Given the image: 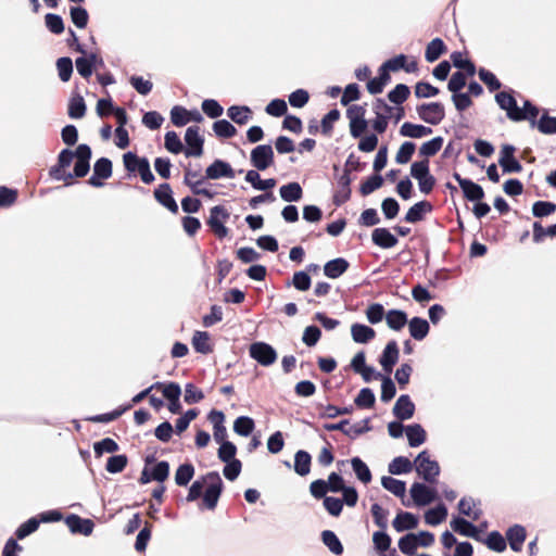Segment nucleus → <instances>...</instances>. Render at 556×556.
<instances>
[{"label": "nucleus", "mask_w": 556, "mask_h": 556, "mask_svg": "<svg viewBox=\"0 0 556 556\" xmlns=\"http://www.w3.org/2000/svg\"><path fill=\"white\" fill-rule=\"evenodd\" d=\"M371 240L382 249H391L397 244V238L387 228H376L371 233Z\"/></svg>", "instance_id": "20"}, {"label": "nucleus", "mask_w": 556, "mask_h": 556, "mask_svg": "<svg viewBox=\"0 0 556 556\" xmlns=\"http://www.w3.org/2000/svg\"><path fill=\"white\" fill-rule=\"evenodd\" d=\"M311 455L305 451H298L294 455V471L299 476H306L311 470Z\"/></svg>", "instance_id": "36"}, {"label": "nucleus", "mask_w": 556, "mask_h": 556, "mask_svg": "<svg viewBox=\"0 0 556 556\" xmlns=\"http://www.w3.org/2000/svg\"><path fill=\"white\" fill-rule=\"evenodd\" d=\"M76 162L74 166V177H84L89 172V161L91 157V150L87 144H79L75 151Z\"/></svg>", "instance_id": "12"}, {"label": "nucleus", "mask_w": 556, "mask_h": 556, "mask_svg": "<svg viewBox=\"0 0 556 556\" xmlns=\"http://www.w3.org/2000/svg\"><path fill=\"white\" fill-rule=\"evenodd\" d=\"M66 525L73 533L89 535L93 530V522L90 519H83L77 515L68 516Z\"/></svg>", "instance_id": "22"}, {"label": "nucleus", "mask_w": 556, "mask_h": 556, "mask_svg": "<svg viewBox=\"0 0 556 556\" xmlns=\"http://www.w3.org/2000/svg\"><path fill=\"white\" fill-rule=\"evenodd\" d=\"M118 448V444L111 438L102 439L93 444L94 454L98 457L104 453H115Z\"/></svg>", "instance_id": "50"}, {"label": "nucleus", "mask_w": 556, "mask_h": 556, "mask_svg": "<svg viewBox=\"0 0 556 556\" xmlns=\"http://www.w3.org/2000/svg\"><path fill=\"white\" fill-rule=\"evenodd\" d=\"M349 268V262L345 258L338 257L327 262L324 266V274L331 279L339 278Z\"/></svg>", "instance_id": "25"}, {"label": "nucleus", "mask_w": 556, "mask_h": 556, "mask_svg": "<svg viewBox=\"0 0 556 556\" xmlns=\"http://www.w3.org/2000/svg\"><path fill=\"white\" fill-rule=\"evenodd\" d=\"M515 147L504 144L500 152L498 164L504 173H519L522 169L519 161L514 156Z\"/></svg>", "instance_id": "11"}, {"label": "nucleus", "mask_w": 556, "mask_h": 556, "mask_svg": "<svg viewBox=\"0 0 556 556\" xmlns=\"http://www.w3.org/2000/svg\"><path fill=\"white\" fill-rule=\"evenodd\" d=\"M445 49L446 47L443 40L440 38H434L428 43L425 52V58L428 62L432 63L441 56Z\"/></svg>", "instance_id": "41"}, {"label": "nucleus", "mask_w": 556, "mask_h": 556, "mask_svg": "<svg viewBox=\"0 0 556 556\" xmlns=\"http://www.w3.org/2000/svg\"><path fill=\"white\" fill-rule=\"evenodd\" d=\"M321 538L324 544L329 548L331 553L334 555H341L343 553V546L334 532L325 530L321 534Z\"/></svg>", "instance_id": "47"}, {"label": "nucleus", "mask_w": 556, "mask_h": 556, "mask_svg": "<svg viewBox=\"0 0 556 556\" xmlns=\"http://www.w3.org/2000/svg\"><path fill=\"white\" fill-rule=\"evenodd\" d=\"M429 324L426 319L420 317H413L408 321V330L412 338L415 340H422L429 333Z\"/></svg>", "instance_id": "28"}, {"label": "nucleus", "mask_w": 556, "mask_h": 556, "mask_svg": "<svg viewBox=\"0 0 556 556\" xmlns=\"http://www.w3.org/2000/svg\"><path fill=\"white\" fill-rule=\"evenodd\" d=\"M127 463H128V458L126 455H122V454L114 455L108 459L105 469L110 473H118L125 469V467L127 466Z\"/></svg>", "instance_id": "52"}, {"label": "nucleus", "mask_w": 556, "mask_h": 556, "mask_svg": "<svg viewBox=\"0 0 556 556\" xmlns=\"http://www.w3.org/2000/svg\"><path fill=\"white\" fill-rule=\"evenodd\" d=\"M193 475L194 467L191 464H182L176 470L175 482L177 485L185 486L191 481Z\"/></svg>", "instance_id": "46"}, {"label": "nucleus", "mask_w": 556, "mask_h": 556, "mask_svg": "<svg viewBox=\"0 0 556 556\" xmlns=\"http://www.w3.org/2000/svg\"><path fill=\"white\" fill-rule=\"evenodd\" d=\"M164 139H165L164 146L168 152L178 154L182 151V149H184L182 142L175 131H167L165 134Z\"/></svg>", "instance_id": "53"}, {"label": "nucleus", "mask_w": 556, "mask_h": 556, "mask_svg": "<svg viewBox=\"0 0 556 556\" xmlns=\"http://www.w3.org/2000/svg\"><path fill=\"white\" fill-rule=\"evenodd\" d=\"M506 538L510 548L514 552H519L522 548V544L526 540V529L520 525L510 527L506 532Z\"/></svg>", "instance_id": "23"}, {"label": "nucleus", "mask_w": 556, "mask_h": 556, "mask_svg": "<svg viewBox=\"0 0 556 556\" xmlns=\"http://www.w3.org/2000/svg\"><path fill=\"white\" fill-rule=\"evenodd\" d=\"M351 336L354 342L365 344L375 338L376 332L369 326L363 324H353L351 326Z\"/></svg>", "instance_id": "27"}, {"label": "nucleus", "mask_w": 556, "mask_h": 556, "mask_svg": "<svg viewBox=\"0 0 556 556\" xmlns=\"http://www.w3.org/2000/svg\"><path fill=\"white\" fill-rule=\"evenodd\" d=\"M400 134L403 137L417 139L431 135L432 128L406 122L401 126Z\"/></svg>", "instance_id": "29"}, {"label": "nucleus", "mask_w": 556, "mask_h": 556, "mask_svg": "<svg viewBox=\"0 0 556 556\" xmlns=\"http://www.w3.org/2000/svg\"><path fill=\"white\" fill-rule=\"evenodd\" d=\"M381 485L397 497L405 496L406 483L402 480L384 476L381 478Z\"/></svg>", "instance_id": "35"}, {"label": "nucleus", "mask_w": 556, "mask_h": 556, "mask_svg": "<svg viewBox=\"0 0 556 556\" xmlns=\"http://www.w3.org/2000/svg\"><path fill=\"white\" fill-rule=\"evenodd\" d=\"M415 149H416V146L414 142L405 141L404 143H402V146L400 147V149L395 155L396 163H399V164L408 163L415 152Z\"/></svg>", "instance_id": "54"}, {"label": "nucleus", "mask_w": 556, "mask_h": 556, "mask_svg": "<svg viewBox=\"0 0 556 556\" xmlns=\"http://www.w3.org/2000/svg\"><path fill=\"white\" fill-rule=\"evenodd\" d=\"M251 164L257 170H265L274 163V150L269 144H260L251 151Z\"/></svg>", "instance_id": "6"}, {"label": "nucleus", "mask_w": 556, "mask_h": 556, "mask_svg": "<svg viewBox=\"0 0 556 556\" xmlns=\"http://www.w3.org/2000/svg\"><path fill=\"white\" fill-rule=\"evenodd\" d=\"M375 401L374 392L369 388H364L359 391L354 402L358 407L370 408L374 406Z\"/></svg>", "instance_id": "56"}, {"label": "nucleus", "mask_w": 556, "mask_h": 556, "mask_svg": "<svg viewBox=\"0 0 556 556\" xmlns=\"http://www.w3.org/2000/svg\"><path fill=\"white\" fill-rule=\"evenodd\" d=\"M280 197L286 202H296L302 199L303 190L299 182H289L279 189Z\"/></svg>", "instance_id": "34"}, {"label": "nucleus", "mask_w": 556, "mask_h": 556, "mask_svg": "<svg viewBox=\"0 0 556 556\" xmlns=\"http://www.w3.org/2000/svg\"><path fill=\"white\" fill-rule=\"evenodd\" d=\"M96 176L108 179L112 175V162L106 157L99 159L93 166Z\"/></svg>", "instance_id": "59"}, {"label": "nucleus", "mask_w": 556, "mask_h": 556, "mask_svg": "<svg viewBox=\"0 0 556 556\" xmlns=\"http://www.w3.org/2000/svg\"><path fill=\"white\" fill-rule=\"evenodd\" d=\"M414 467L419 477L429 483H434L440 475L439 463L431 458L428 451L420 452L414 460Z\"/></svg>", "instance_id": "1"}, {"label": "nucleus", "mask_w": 556, "mask_h": 556, "mask_svg": "<svg viewBox=\"0 0 556 556\" xmlns=\"http://www.w3.org/2000/svg\"><path fill=\"white\" fill-rule=\"evenodd\" d=\"M250 357L262 366H270L277 359L276 350L268 343L254 342L249 348Z\"/></svg>", "instance_id": "3"}, {"label": "nucleus", "mask_w": 556, "mask_h": 556, "mask_svg": "<svg viewBox=\"0 0 556 556\" xmlns=\"http://www.w3.org/2000/svg\"><path fill=\"white\" fill-rule=\"evenodd\" d=\"M228 218L229 213L224 206L216 205L211 208L207 223L218 238H225L228 235V229L224 225Z\"/></svg>", "instance_id": "7"}, {"label": "nucleus", "mask_w": 556, "mask_h": 556, "mask_svg": "<svg viewBox=\"0 0 556 556\" xmlns=\"http://www.w3.org/2000/svg\"><path fill=\"white\" fill-rule=\"evenodd\" d=\"M350 184H351L350 173L348 170H345L338 178L339 190L337 191V193L334 195L336 204L340 205L350 199V195H351Z\"/></svg>", "instance_id": "31"}, {"label": "nucleus", "mask_w": 556, "mask_h": 556, "mask_svg": "<svg viewBox=\"0 0 556 556\" xmlns=\"http://www.w3.org/2000/svg\"><path fill=\"white\" fill-rule=\"evenodd\" d=\"M156 201L165 206L168 211L176 214L178 212V205L173 198V191L168 184H162L154 191Z\"/></svg>", "instance_id": "17"}, {"label": "nucleus", "mask_w": 556, "mask_h": 556, "mask_svg": "<svg viewBox=\"0 0 556 556\" xmlns=\"http://www.w3.org/2000/svg\"><path fill=\"white\" fill-rule=\"evenodd\" d=\"M409 96V88L406 85L399 84L392 89L388 98L392 103L402 104Z\"/></svg>", "instance_id": "60"}, {"label": "nucleus", "mask_w": 556, "mask_h": 556, "mask_svg": "<svg viewBox=\"0 0 556 556\" xmlns=\"http://www.w3.org/2000/svg\"><path fill=\"white\" fill-rule=\"evenodd\" d=\"M392 526L397 532L412 530L418 526V518L412 513L401 511L394 518Z\"/></svg>", "instance_id": "24"}, {"label": "nucleus", "mask_w": 556, "mask_h": 556, "mask_svg": "<svg viewBox=\"0 0 556 556\" xmlns=\"http://www.w3.org/2000/svg\"><path fill=\"white\" fill-rule=\"evenodd\" d=\"M447 517V509L443 504L438 505L434 508H431L425 514V521L429 526H438L443 522Z\"/></svg>", "instance_id": "40"}, {"label": "nucleus", "mask_w": 556, "mask_h": 556, "mask_svg": "<svg viewBox=\"0 0 556 556\" xmlns=\"http://www.w3.org/2000/svg\"><path fill=\"white\" fill-rule=\"evenodd\" d=\"M399 354L400 352L396 341L388 342L379 359V363L386 372L390 374L392 371L393 366L399 361Z\"/></svg>", "instance_id": "14"}, {"label": "nucleus", "mask_w": 556, "mask_h": 556, "mask_svg": "<svg viewBox=\"0 0 556 556\" xmlns=\"http://www.w3.org/2000/svg\"><path fill=\"white\" fill-rule=\"evenodd\" d=\"M386 321L390 329L400 331L408 323L407 314L401 309H390L386 314Z\"/></svg>", "instance_id": "33"}, {"label": "nucleus", "mask_w": 556, "mask_h": 556, "mask_svg": "<svg viewBox=\"0 0 556 556\" xmlns=\"http://www.w3.org/2000/svg\"><path fill=\"white\" fill-rule=\"evenodd\" d=\"M419 117L431 125H438L444 118V108L439 102L421 104L418 109Z\"/></svg>", "instance_id": "9"}, {"label": "nucleus", "mask_w": 556, "mask_h": 556, "mask_svg": "<svg viewBox=\"0 0 556 556\" xmlns=\"http://www.w3.org/2000/svg\"><path fill=\"white\" fill-rule=\"evenodd\" d=\"M206 489L203 493V504L207 509H214L223 490V481L218 472L212 471L204 477Z\"/></svg>", "instance_id": "2"}, {"label": "nucleus", "mask_w": 556, "mask_h": 556, "mask_svg": "<svg viewBox=\"0 0 556 556\" xmlns=\"http://www.w3.org/2000/svg\"><path fill=\"white\" fill-rule=\"evenodd\" d=\"M410 496L417 506H426L437 497V491L420 482H414L410 486Z\"/></svg>", "instance_id": "10"}, {"label": "nucleus", "mask_w": 556, "mask_h": 556, "mask_svg": "<svg viewBox=\"0 0 556 556\" xmlns=\"http://www.w3.org/2000/svg\"><path fill=\"white\" fill-rule=\"evenodd\" d=\"M443 141L442 137H434L431 140L424 142L419 148V154L426 157L425 160L435 155L442 149Z\"/></svg>", "instance_id": "43"}, {"label": "nucleus", "mask_w": 556, "mask_h": 556, "mask_svg": "<svg viewBox=\"0 0 556 556\" xmlns=\"http://www.w3.org/2000/svg\"><path fill=\"white\" fill-rule=\"evenodd\" d=\"M245 181L251 184L256 190L267 191L273 189L277 181L274 178L261 179L257 170L251 169L245 174Z\"/></svg>", "instance_id": "26"}, {"label": "nucleus", "mask_w": 556, "mask_h": 556, "mask_svg": "<svg viewBox=\"0 0 556 556\" xmlns=\"http://www.w3.org/2000/svg\"><path fill=\"white\" fill-rule=\"evenodd\" d=\"M213 130L217 137L231 138L236 135L237 130L232 124L227 119H218L213 124Z\"/></svg>", "instance_id": "49"}, {"label": "nucleus", "mask_w": 556, "mask_h": 556, "mask_svg": "<svg viewBox=\"0 0 556 556\" xmlns=\"http://www.w3.org/2000/svg\"><path fill=\"white\" fill-rule=\"evenodd\" d=\"M251 114L250 108L245 105H232L227 110L229 118L239 125L247 124L251 118Z\"/></svg>", "instance_id": "37"}, {"label": "nucleus", "mask_w": 556, "mask_h": 556, "mask_svg": "<svg viewBox=\"0 0 556 556\" xmlns=\"http://www.w3.org/2000/svg\"><path fill=\"white\" fill-rule=\"evenodd\" d=\"M458 510L473 521L479 520L482 515L479 503L472 497H463L458 503Z\"/></svg>", "instance_id": "21"}, {"label": "nucleus", "mask_w": 556, "mask_h": 556, "mask_svg": "<svg viewBox=\"0 0 556 556\" xmlns=\"http://www.w3.org/2000/svg\"><path fill=\"white\" fill-rule=\"evenodd\" d=\"M496 103L498 106L506 111L507 117L514 122H520L525 119L523 111L518 108L516 99L508 92L502 91L495 96Z\"/></svg>", "instance_id": "5"}, {"label": "nucleus", "mask_w": 556, "mask_h": 556, "mask_svg": "<svg viewBox=\"0 0 556 556\" xmlns=\"http://www.w3.org/2000/svg\"><path fill=\"white\" fill-rule=\"evenodd\" d=\"M414 463L407 457L397 456L388 466V470L391 475H403L412 471Z\"/></svg>", "instance_id": "38"}, {"label": "nucleus", "mask_w": 556, "mask_h": 556, "mask_svg": "<svg viewBox=\"0 0 556 556\" xmlns=\"http://www.w3.org/2000/svg\"><path fill=\"white\" fill-rule=\"evenodd\" d=\"M432 210V205L427 201H420L414 204L406 213L407 223H417L424 219V216Z\"/></svg>", "instance_id": "32"}, {"label": "nucleus", "mask_w": 556, "mask_h": 556, "mask_svg": "<svg viewBox=\"0 0 556 556\" xmlns=\"http://www.w3.org/2000/svg\"><path fill=\"white\" fill-rule=\"evenodd\" d=\"M451 60L453 65L459 70H464L467 75L473 76L476 73V67L471 61L466 59L462 52H453L451 55Z\"/></svg>", "instance_id": "48"}, {"label": "nucleus", "mask_w": 556, "mask_h": 556, "mask_svg": "<svg viewBox=\"0 0 556 556\" xmlns=\"http://www.w3.org/2000/svg\"><path fill=\"white\" fill-rule=\"evenodd\" d=\"M59 77L62 81H68L73 73V62L70 58H60L56 61Z\"/></svg>", "instance_id": "62"}, {"label": "nucleus", "mask_w": 556, "mask_h": 556, "mask_svg": "<svg viewBox=\"0 0 556 556\" xmlns=\"http://www.w3.org/2000/svg\"><path fill=\"white\" fill-rule=\"evenodd\" d=\"M189 111L182 106L175 105L170 110V121L177 127H182L189 123Z\"/></svg>", "instance_id": "57"}, {"label": "nucleus", "mask_w": 556, "mask_h": 556, "mask_svg": "<svg viewBox=\"0 0 556 556\" xmlns=\"http://www.w3.org/2000/svg\"><path fill=\"white\" fill-rule=\"evenodd\" d=\"M451 529L464 536L478 539L479 538V529L475 525H472L470 521L462 518V517H455L450 522Z\"/></svg>", "instance_id": "18"}, {"label": "nucleus", "mask_w": 556, "mask_h": 556, "mask_svg": "<svg viewBox=\"0 0 556 556\" xmlns=\"http://www.w3.org/2000/svg\"><path fill=\"white\" fill-rule=\"evenodd\" d=\"M157 390H161L164 397L168 401H177L180 399L181 395V389L178 383L169 382V383H163L161 382V386L156 388Z\"/></svg>", "instance_id": "58"}, {"label": "nucleus", "mask_w": 556, "mask_h": 556, "mask_svg": "<svg viewBox=\"0 0 556 556\" xmlns=\"http://www.w3.org/2000/svg\"><path fill=\"white\" fill-rule=\"evenodd\" d=\"M418 547L415 533H408L399 540V548L405 555H414Z\"/></svg>", "instance_id": "51"}, {"label": "nucleus", "mask_w": 556, "mask_h": 556, "mask_svg": "<svg viewBox=\"0 0 556 556\" xmlns=\"http://www.w3.org/2000/svg\"><path fill=\"white\" fill-rule=\"evenodd\" d=\"M485 544L489 548L495 552H503L506 549V541L503 535L497 531H492L489 533Z\"/></svg>", "instance_id": "61"}, {"label": "nucleus", "mask_w": 556, "mask_h": 556, "mask_svg": "<svg viewBox=\"0 0 556 556\" xmlns=\"http://www.w3.org/2000/svg\"><path fill=\"white\" fill-rule=\"evenodd\" d=\"M185 141L188 146L185 151L186 156H201L203 153L204 139L200 135V129L197 126L188 127L185 134Z\"/></svg>", "instance_id": "8"}, {"label": "nucleus", "mask_w": 556, "mask_h": 556, "mask_svg": "<svg viewBox=\"0 0 556 556\" xmlns=\"http://www.w3.org/2000/svg\"><path fill=\"white\" fill-rule=\"evenodd\" d=\"M351 465L359 481H362L364 484H367L371 481V472L368 466L359 457H353L351 459Z\"/></svg>", "instance_id": "42"}, {"label": "nucleus", "mask_w": 556, "mask_h": 556, "mask_svg": "<svg viewBox=\"0 0 556 556\" xmlns=\"http://www.w3.org/2000/svg\"><path fill=\"white\" fill-rule=\"evenodd\" d=\"M415 404L407 394L401 395L393 407L394 416L400 420H406L414 416Z\"/></svg>", "instance_id": "15"}, {"label": "nucleus", "mask_w": 556, "mask_h": 556, "mask_svg": "<svg viewBox=\"0 0 556 556\" xmlns=\"http://www.w3.org/2000/svg\"><path fill=\"white\" fill-rule=\"evenodd\" d=\"M453 177L458 182L466 199H468L469 201H479L484 197V191L478 184L473 182L470 179L463 178L457 173H455Z\"/></svg>", "instance_id": "13"}, {"label": "nucleus", "mask_w": 556, "mask_h": 556, "mask_svg": "<svg viewBox=\"0 0 556 556\" xmlns=\"http://www.w3.org/2000/svg\"><path fill=\"white\" fill-rule=\"evenodd\" d=\"M74 157H76L75 152L68 149L62 150L58 157V164L50 169V176L55 180L67 181L73 179L72 173L67 172L66 168L72 164Z\"/></svg>", "instance_id": "4"}, {"label": "nucleus", "mask_w": 556, "mask_h": 556, "mask_svg": "<svg viewBox=\"0 0 556 556\" xmlns=\"http://www.w3.org/2000/svg\"><path fill=\"white\" fill-rule=\"evenodd\" d=\"M384 308L379 303L369 305L366 309V317L370 324H378L386 317Z\"/></svg>", "instance_id": "63"}, {"label": "nucleus", "mask_w": 556, "mask_h": 556, "mask_svg": "<svg viewBox=\"0 0 556 556\" xmlns=\"http://www.w3.org/2000/svg\"><path fill=\"white\" fill-rule=\"evenodd\" d=\"M208 419L213 424L214 440L217 443L227 442V429L224 426L225 415L219 410H212L208 415Z\"/></svg>", "instance_id": "19"}, {"label": "nucleus", "mask_w": 556, "mask_h": 556, "mask_svg": "<svg viewBox=\"0 0 556 556\" xmlns=\"http://www.w3.org/2000/svg\"><path fill=\"white\" fill-rule=\"evenodd\" d=\"M535 126L542 134H556V117L543 114Z\"/></svg>", "instance_id": "64"}, {"label": "nucleus", "mask_w": 556, "mask_h": 556, "mask_svg": "<svg viewBox=\"0 0 556 556\" xmlns=\"http://www.w3.org/2000/svg\"><path fill=\"white\" fill-rule=\"evenodd\" d=\"M405 433L408 444L412 447H417L424 444L427 438L425 429L419 424L408 425L405 428Z\"/></svg>", "instance_id": "30"}, {"label": "nucleus", "mask_w": 556, "mask_h": 556, "mask_svg": "<svg viewBox=\"0 0 556 556\" xmlns=\"http://www.w3.org/2000/svg\"><path fill=\"white\" fill-rule=\"evenodd\" d=\"M255 427L254 420L247 416L238 417L233 422V431L242 437H248L252 433Z\"/></svg>", "instance_id": "45"}, {"label": "nucleus", "mask_w": 556, "mask_h": 556, "mask_svg": "<svg viewBox=\"0 0 556 556\" xmlns=\"http://www.w3.org/2000/svg\"><path fill=\"white\" fill-rule=\"evenodd\" d=\"M86 113L85 100L80 94H74L68 103V115L71 118H81Z\"/></svg>", "instance_id": "44"}, {"label": "nucleus", "mask_w": 556, "mask_h": 556, "mask_svg": "<svg viewBox=\"0 0 556 556\" xmlns=\"http://www.w3.org/2000/svg\"><path fill=\"white\" fill-rule=\"evenodd\" d=\"M71 20L78 28H85L88 24L89 15L86 9L81 7L71 8Z\"/></svg>", "instance_id": "55"}, {"label": "nucleus", "mask_w": 556, "mask_h": 556, "mask_svg": "<svg viewBox=\"0 0 556 556\" xmlns=\"http://www.w3.org/2000/svg\"><path fill=\"white\" fill-rule=\"evenodd\" d=\"M206 178L219 179V178H233L235 172L232 167L222 160L214 161L205 170Z\"/></svg>", "instance_id": "16"}, {"label": "nucleus", "mask_w": 556, "mask_h": 556, "mask_svg": "<svg viewBox=\"0 0 556 556\" xmlns=\"http://www.w3.org/2000/svg\"><path fill=\"white\" fill-rule=\"evenodd\" d=\"M192 346L201 354L211 353L210 334L205 331H195L192 337Z\"/></svg>", "instance_id": "39"}]
</instances>
